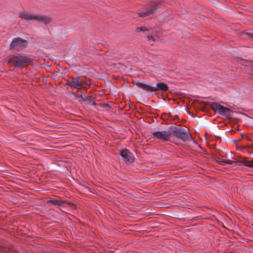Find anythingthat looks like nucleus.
<instances>
[{"label":"nucleus","mask_w":253,"mask_h":253,"mask_svg":"<svg viewBox=\"0 0 253 253\" xmlns=\"http://www.w3.org/2000/svg\"><path fill=\"white\" fill-rule=\"evenodd\" d=\"M170 130L171 136L173 134L176 139L181 140L183 142H190L193 140V138L187 128L176 126H170L169 127Z\"/></svg>","instance_id":"nucleus-1"},{"label":"nucleus","mask_w":253,"mask_h":253,"mask_svg":"<svg viewBox=\"0 0 253 253\" xmlns=\"http://www.w3.org/2000/svg\"><path fill=\"white\" fill-rule=\"evenodd\" d=\"M136 85L139 88L148 92H155L158 90L167 91L169 89L168 85L162 82L157 83L155 86H152L149 84L142 83H137Z\"/></svg>","instance_id":"nucleus-2"},{"label":"nucleus","mask_w":253,"mask_h":253,"mask_svg":"<svg viewBox=\"0 0 253 253\" xmlns=\"http://www.w3.org/2000/svg\"><path fill=\"white\" fill-rule=\"evenodd\" d=\"M211 107L213 110L217 112L219 115L227 118H229L231 117V114L233 112L232 110L230 109L225 107L218 103H212Z\"/></svg>","instance_id":"nucleus-3"},{"label":"nucleus","mask_w":253,"mask_h":253,"mask_svg":"<svg viewBox=\"0 0 253 253\" xmlns=\"http://www.w3.org/2000/svg\"><path fill=\"white\" fill-rule=\"evenodd\" d=\"M30 62V59L23 56H15L11 58L8 63L13 64L15 67L22 68Z\"/></svg>","instance_id":"nucleus-4"},{"label":"nucleus","mask_w":253,"mask_h":253,"mask_svg":"<svg viewBox=\"0 0 253 253\" xmlns=\"http://www.w3.org/2000/svg\"><path fill=\"white\" fill-rule=\"evenodd\" d=\"M157 4L155 2H152L149 3L148 6L143 7L140 10L138 14L139 17H146L156 13L158 11L156 8Z\"/></svg>","instance_id":"nucleus-5"},{"label":"nucleus","mask_w":253,"mask_h":253,"mask_svg":"<svg viewBox=\"0 0 253 253\" xmlns=\"http://www.w3.org/2000/svg\"><path fill=\"white\" fill-rule=\"evenodd\" d=\"M27 44L28 42L26 40L19 37H17L12 40L10 44V47L11 49L19 51L21 49L25 47Z\"/></svg>","instance_id":"nucleus-6"},{"label":"nucleus","mask_w":253,"mask_h":253,"mask_svg":"<svg viewBox=\"0 0 253 253\" xmlns=\"http://www.w3.org/2000/svg\"><path fill=\"white\" fill-rule=\"evenodd\" d=\"M120 155L123 161L126 165H130L134 160L133 154L127 149L125 148L120 151Z\"/></svg>","instance_id":"nucleus-7"},{"label":"nucleus","mask_w":253,"mask_h":253,"mask_svg":"<svg viewBox=\"0 0 253 253\" xmlns=\"http://www.w3.org/2000/svg\"><path fill=\"white\" fill-rule=\"evenodd\" d=\"M20 16L26 20H35L47 24L49 22V19L43 16L32 15L24 12L20 13Z\"/></svg>","instance_id":"nucleus-8"},{"label":"nucleus","mask_w":253,"mask_h":253,"mask_svg":"<svg viewBox=\"0 0 253 253\" xmlns=\"http://www.w3.org/2000/svg\"><path fill=\"white\" fill-rule=\"evenodd\" d=\"M155 138L162 141H169L171 137L170 130L154 131L152 133Z\"/></svg>","instance_id":"nucleus-9"},{"label":"nucleus","mask_w":253,"mask_h":253,"mask_svg":"<svg viewBox=\"0 0 253 253\" xmlns=\"http://www.w3.org/2000/svg\"><path fill=\"white\" fill-rule=\"evenodd\" d=\"M72 79L73 81L71 82L70 86L72 87L73 89H76L78 86L81 85V84L79 83V77L76 78L72 77Z\"/></svg>","instance_id":"nucleus-10"},{"label":"nucleus","mask_w":253,"mask_h":253,"mask_svg":"<svg viewBox=\"0 0 253 253\" xmlns=\"http://www.w3.org/2000/svg\"><path fill=\"white\" fill-rule=\"evenodd\" d=\"M49 203H52L54 205L62 206L64 203L63 201H59L57 199H51L48 201Z\"/></svg>","instance_id":"nucleus-11"},{"label":"nucleus","mask_w":253,"mask_h":253,"mask_svg":"<svg viewBox=\"0 0 253 253\" xmlns=\"http://www.w3.org/2000/svg\"><path fill=\"white\" fill-rule=\"evenodd\" d=\"M241 163L244 164V165L245 166L248 167H253V163L252 162L247 161L245 159H243L242 161H241Z\"/></svg>","instance_id":"nucleus-12"},{"label":"nucleus","mask_w":253,"mask_h":253,"mask_svg":"<svg viewBox=\"0 0 253 253\" xmlns=\"http://www.w3.org/2000/svg\"><path fill=\"white\" fill-rule=\"evenodd\" d=\"M80 97L82 99V100L84 101L87 102V101H88V99H89V97L87 95H86L85 94H83L82 93H81Z\"/></svg>","instance_id":"nucleus-13"},{"label":"nucleus","mask_w":253,"mask_h":253,"mask_svg":"<svg viewBox=\"0 0 253 253\" xmlns=\"http://www.w3.org/2000/svg\"><path fill=\"white\" fill-rule=\"evenodd\" d=\"M87 102L88 104L92 106H95L96 105V104L95 102V101L93 99H90L89 98L88 99V101H87Z\"/></svg>","instance_id":"nucleus-14"},{"label":"nucleus","mask_w":253,"mask_h":253,"mask_svg":"<svg viewBox=\"0 0 253 253\" xmlns=\"http://www.w3.org/2000/svg\"><path fill=\"white\" fill-rule=\"evenodd\" d=\"M232 159L233 160H226V164H232L233 163H236V162H238L236 159H234L233 158H232Z\"/></svg>","instance_id":"nucleus-15"},{"label":"nucleus","mask_w":253,"mask_h":253,"mask_svg":"<svg viewBox=\"0 0 253 253\" xmlns=\"http://www.w3.org/2000/svg\"><path fill=\"white\" fill-rule=\"evenodd\" d=\"M147 38L150 42H153L155 41V39L152 35H147Z\"/></svg>","instance_id":"nucleus-16"},{"label":"nucleus","mask_w":253,"mask_h":253,"mask_svg":"<svg viewBox=\"0 0 253 253\" xmlns=\"http://www.w3.org/2000/svg\"><path fill=\"white\" fill-rule=\"evenodd\" d=\"M217 162L218 163L222 166H225L226 164V160H219Z\"/></svg>","instance_id":"nucleus-17"},{"label":"nucleus","mask_w":253,"mask_h":253,"mask_svg":"<svg viewBox=\"0 0 253 253\" xmlns=\"http://www.w3.org/2000/svg\"><path fill=\"white\" fill-rule=\"evenodd\" d=\"M137 30L138 31H143L145 32L148 30V29L145 27H138L137 28Z\"/></svg>","instance_id":"nucleus-18"},{"label":"nucleus","mask_w":253,"mask_h":253,"mask_svg":"<svg viewBox=\"0 0 253 253\" xmlns=\"http://www.w3.org/2000/svg\"><path fill=\"white\" fill-rule=\"evenodd\" d=\"M70 84H71V82H69V81H67L66 85H68L70 86Z\"/></svg>","instance_id":"nucleus-19"},{"label":"nucleus","mask_w":253,"mask_h":253,"mask_svg":"<svg viewBox=\"0 0 253 253\" xmlns=\"http://www.w3.org/2000/svg\"><path fill=\"white\" fill-rule=\"evenodd\" d=\"M248 35H249V36H253V34H251V33H249V34H248Z\"/></svg>","instance_id":"nucleus-20"}]
</instances>
